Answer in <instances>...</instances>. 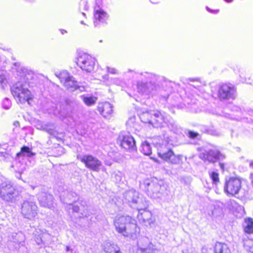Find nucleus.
Instances as JSON below:
<instances>
[{
	"label": "nucleus",
	"mask_w": 253,
	"mask_h": 253,
	"mask_svg": "<svg viewBox=\"0 0 253 253\" xmlns=\"http://www.w3.org/2000/svg\"><path fill=\"white\" fill-rule=\"evenodd\" d=\"M78 66L86 72H91L94 69L95 59L86 53H83L77 59Z\"/></svg>",
	"instance_id": "6e6552de"
},
{
	"label": "nucleus",
	"mask_w": 253,
	"mask_h": 253,
	"mask_svg": "<svg viewBox=\"0 0 253 253\" xmlns=\"http://www.w3.org/2000/svg\"><path fill=\"white\" fill-rule=\"evenodd\" d=\"M220 166L221 168H222V169L223 168L224 166H223V164L220 163Z\"/></svg>",
	"instance_id": "4d7b16f0"
},
{
	"label": "nucleus",
	"mask_w": 253,
	"mask_h": 253,
	"mask_svg": "<svg viewBox=\"0 0 253 253\" xmlns=\"http://www.w3.org/2000/svg\"><path fill=\"white\" fill-rule=\"evenodd\" d=\"M225 1H226V2H232L233 0H224Z\"/></svg>",
	"instance_id": "6e6d98bb"
},
{
	"label": "nucleus",
	"mask_w": 253,
	"mask_h": 253,
	"mask_svg": "<svg viewBox=\"0 0 253 253\" xmlns=\"http://www.w3.org/2000/svg\"><path fill=\"white\" fill-rule=\"evenodd\" d=\"M214 253H230L227 245L221 243H216L214 247Z\"/></svg>",
	"instance_id": "bb28decb"
},
{
	"label": "nucleus",
	"mask_w": 253,
	"mask_h": 253,
	"mask_svg": "<svg viewBox=\"0 0 253 253\" xmlns=\"http://www.w3.org/2000/svg\"><path fill=\"white\" fill-rule=\"evenodd\" d=\"M147 83H143V82H138L137 83V89L139 93L142 94H146L148 93V89L147 88Z\"/></svg>",
	"instance_id": "473e14b6"
},
{
	"label": "nucleus",
	"mask_w": 253,
	"mask_h": 253,
	"mask_svg": "<svg viewBox=\"0 0 253 253\" xmlns=\"http://www.w3.org/2000/svg\"><path fill=\"white\" fill-rule=\"evenodd\" d=\"M206 9L209 12L214 13V14L217 13L219 11V10H218V9L212 10V9H210L208 6L206 7Z\"/></svg>",
	"instance_id": "09e8293b"
},
{
	"label": "nucleus",
	"mask_w": 253,
	"mask_h": 253,
	"mask_svg": "<svg viewBox=\"0 0 253 253\" xmlns=\"http://www.w3.org/2000/svg\"><path fill=\"white\" fill-rule=\"evenodd\" d=\"M66 251L67 253L72 252V250L69 246H66Z\"/></svg>",
	"instance_id": "3c124183"
},
{
	"label": "nucleus",
	"mask_w": 253,
	"mask_h": 253,
	"mask_svg": "<svg viewBox=\"0 0 253 253\" xmlns=\"http://www.w3.org/2000/svg\"><path fill=\"white\" fill-rule=\"evenodd\" d=\"M82 97L84 103L87 106H91L94 104L97 100L96 97L93 96H85L83 95Z\"/></svg>",
	"instance_id": "f704fd0d"
},
{
	"label": "nucleus",
	"mask_w": 253,
	"mask_h": 253,
	"mask_svg": "<svg viewBox=\"0 0 253 253\" xmlns=\"http://www.w3.org/2000/svg\"><path fill=\"white\" fill-rule=\"evenodd\" d=\"M151 117V111L143 113L140 116L141 121L145 124H148Z\"/></svg>",
	"instance_id": "c9c22d12"
},
{
	"label": "nucleus",
	"mask_w": 253,
	"mask_h": 253,
	"mask_svg": "<svg viewBox=\"0 0 253 253\" xmlns=\"http://www.w3.org/2000/svg\"><path fill=\"white\" fill-rule=\"evenodd\" d=\"M0 157L1 158V160H6L10 159V156L6 151L1 150L0 149Z\"/></svg>",
	"instance_id": "79ce46f5"
},
{
	"label": "nucleus",
	"mask_w": 253,
	"mask_h": 253,
	"mask_svg": "<svg viewBox=\"0 0 253 253\" xmlns=\"http://www.w3.org/2000/svg\"><path fill=\"white\" fill-rule=\"evenodd\" d=\"M144 185L148 196L154 199L161 198L166 190L165 186L157 181L147 180L144 182Z\"/></svg>",
	"instance_id": "39448f33"
},
{
	"label": "nucleus",
	"mask_w": 253,
	"mask_h": 253,
	"mask_svg": "<svg viewBox=\"0 0 253 253\" xmlns=\"http://www.w3.org/2000/svg\"><path fill=\"white\" fill-rule=\"evenodd\" d=\"M249 244L250 246L249 251L253 252V240H249L245 243V245Z\"/></svg>",
	"instance_id": "de8ad7c7"
},
{
	"label": "nucleus",
	"mask_w": 253,
	"mask_h": 253,
	"mask_svg": "<svg viewBox=\"0 0 253 253\" xmlns=\"http://www.w3.org/2000/svg\"><path fill=\"white\" fill-rule=\"evenodd\" d=\"M38 199L40 204L42 207L50 208L53 205V196L45 192V190H42L38 194Z\"/></svg>",
	"instance_id": "f3484780"
},
{
	"label": "nucleus",
	"mask_w": 253,
	"mask_h": 253,
	"mask_svg": "<svg viewBox=\"0 0 253 253\" xmlns=\"http://www.w3.org/2000/svg\"><path fill=\"white\" fill-rule=\"evenodd\" d=\"M103 78H104L105 80H108V75H106L104 76L103 77Z\"/></svg>",
	"instance_id": "603ef678"
},
{
	"label": "nucleus",
	"mask_w": 253,
	"mask_h": 253,
	"mask_svg": "<svg viewBox=\"0 0 253 253\" xmlns=\"http://www.w3.org/2000/svg\"><path fill=\"white\" fill-rule=\"evenodd\" d=\"M187 135L188 137L191 139L198 138V137L200 136V135L198 132L192 130H188Z\"/></svg>",
	"instance_id": "ea45409f"
},
{
	"label": "nucleus",
	"mask_w": 253,
	"mask_h": 253,
	"mask_svg": "<svg viewBox=\"0 0 253 253\" xmlns=\"http://www.w3.org/2000/svg\"><path fill=\"white\" fill-rule=\"evenodd\" d=\"M104 252L105 253H122L117 245L110 243L106 244L104 248Z\"/></svg>",
	"instance_id": "c85d7f7f"
},
{
	"label": "nucleus",
	"mask_w": 253,
	"mask_h": 253,
	"mask_svg": "<svg viewBox=\"0 0 253 253\" xmlns=\"http://www.w3.org/2000/svg\"><path fill=\"white\" fill-rule=\"evenodd\" d=\"M11 101L8 98H5L2 103V105L3 108L5 109H8L11 107Z\"/></svg>",
	"instance_id": "58836bf2"
},
{
	"label": "nucleus",
	"mask_w": 253,
	"mask_h": 253,
	"mask_svg": "<svg viewBox=\"0 0 253 253\" xmlns=\"http://www.w3.org/2000/svg\"><path fill=\"white\" fill-rule=\"evenodd\" d=\"M210 176L214 184L216 185L219 182L218 173L213 171L210 174Z\"/></svg>",
	"instance_id": "4c0bfd02"
},
{
	"label": "nucleus",
	"mask_w": 253,
	"mask_h": 253,
	"mask_svg": "<svg viewBox=\"0 0 253 253\" xmlns=\"http://www.w3.org/2000/svg\"><path fill=\"white\" fill-rule=\"evenodd\" d=\"M119 139L121 146L124 149L130 152L136 151L135 141L132 136L129 134L120 136Z\"/></svg>",
	"instance_id": "2eb2a0df"
},
{
	"label": "nucleus",
	"mask_w": 253,
	"mask_h": 253,
	"mask_svg": "<svg viewBox=\"0 0 253 253\" xmlns=\"http://www.w3.org/2000/svg\"><path fill=\"white\" fill-rule=\"evenodd\" d=\"M17 125H19V122H16L14 123V125L17 126Z\"/></svg>",
	"instance_id": "13d9d810"
},
{
	"label": "nucleus",
	"mask_w": 253,
	"mask_h": 253,
	"mask_svg": "<svg viewBox=\"0 0 253 253\" xmlns=\"http://www.w3.org/2000/svg\"><path fill=\"white\" fill-rule=\"evenodd\" d=\"M202 131H203L204 132H209V130L207 128V127L205 126H202L201 128Z\"/></svg>",
	"instance_id": "8fccbe9b"
},
{
	"label": "nucleus",
	"mask_w": 253,
	"mask_h": 253,
	"mask_svg": "<svg viewBox=\"0 0 253 253\" xmlns=\"http://www.w3.org/2000/svg\"><path fill=\"white\" fill-rule=\"evenodd\" d=\"M11 92L16 101L21 103L28 102L32 99L31 91L24 87V85L20 82L14 84L11 87Z\"/></svg>",
	"instance_id": "f03ea898"
},
{
	"label": "nucleus",
	"mask_w": 253,
	"mask_h": 253,
	"mask_svg": "<svg viewBox=\"0 0 253 253\" xmlns=\"http://www.w3.org/2000/svg\"><path fill=\"white\" fill-rule=\"evenodd\" d=\"M60 198L63 203L70 206L77 200V195L74 192L67 190L61 193Z\"/></svg>",
	"instance_id": "6ab92c4d"
},
{
	"label": "nucleus",
	"mask_w": 253,
	"mask_h": 253,
	"mask_svg": "<svg viewBox=\"0 0 253 253\" xmlns=\"http://www.w3.org/2000/svg\"><path fill=\"white\" fill-rule=\"evenodd\" d=\"M94 26H99L100 23H106L108 19L107 13L101 9L99 6H95L94 9Z\"/></svg>",
	"instance_id": "a211bd4d"
},
{
	"label": "nucleus",
	"mask_w": 253,
	"mask_h": 253,
	"mask_svg": "<svg viewBox=\"0 0 253 253\" xmlns=\"http://www.w3.org/2000/svg\"><path fill=\"white\" fill-rule=\"evenodd\" d=\"M244 231L248 234L253 233V220L251 218H248L245 220Z\"/></svg>",
	"instance_id": "cd10ccee"
},
{
	"label": "nucleus",
	"mask_w": 253,
	"mask_h": 253,
	"mask_svg": "<svg viewBox=\"0 0 253 253\" xmlns=\"http://www.w3.org/2000/svg\"><path fill=\"white\" fill-rule=\"evenodd\" d=\"M37 240H38V241H37V243H38V244L40 245V243L42 242V240H41V239H40V240H39V239H37Z\"/></svg>",
	"instance_id": "864d4df0"
},
{
	"label": "nucleus",
	"mask_w": 253,
	"mask_h": 253,
	"mask_svg": "<svg viewBox=\"0 0 253 253\" xmlns=\"http://www.w3.org/2000/svg\"><path fill=\"white\" fill-rule=\"evenodd\" d=\"M73 211L79 213L80 217H87L89 216L88 207L85 202H82L80 206L78 205L72 206Z\"/></svg>",
	"instance_id": "4be33fe9"
},
{
	"label": "nucleus",
	"mask_w": 253,
	"mask_h": 253,
	"mask_svg": "<svg viewBox=\"0 0 253 253\" xmlns=\"http://www.w3.org/2000/svg\"><path fill=\"white\" fill-rule=\"evenodd\" d=\"M165 122V117L158 110L151 111V117L149 120V124L154 127H161Z\"/></svg>",
	"instance_id": "dca6fc26"
},
{
	"label": "nucleus",
	"mask_w": 253,
	"mask_h": 253,
	"mask_svg": "<svg viewBox=\"0 0 253 253\" xmlns=\"http://www.w3.org/2000/svg\"><path fill=\"white\" fill-rule=\"evenodd\" d=\"M125 200L129 206L136 209L147 208L148 204L142 197H139L138 192L130 190L126 192L124 194Z\"/></svg>",
	"instance_id": "7ed1b4c3"
},
{
	"label": "nucleus",
	"mask_w": 253,
	"mask_h": 253,
	"mask_svg": "<svg viewBox=\"0 0 253 253\" xmlns=\"http://www.w3.org/2000/svg\"><path fill=\"white\" fill-rule=\"evenodd\" d=\"M44 129L46 130V132H47L48 133H49L51 135H54L56 134V132L54 128L48 127H46L44 128Z\"/></svg>",
	"instance_id": "c03bdc74"
},
{
	"label": "nucleus",
	"mask_w": 253,
	"mask_h": 253,
	"mask_svg": "<svg viewBox=\"0 0 253 253\" xmlns=\"http://www.w3.org/2000/svg\"><path fill=\"white\" fill-rule=\"evenodd\" d=\"M64 86L70 91H74L79 89L80 91H84L85 89L83 85H80L75 78L72 76L63 84Z\"/></svg>",
	"instance_id": "412c9836"
},
{
	"label": "nucleus",
	"mask_w": 253,
	"mask_h": 253,
	"mask_svg": "<svg viewBox=\"0 0 253 253\" xmlns=\"http://www.w3.org/2000/svg\"><path fill=\"white\" fill-rule=\"evenodd\" d=\"M35 153H34L32 151V149L28 146H23L21 147L20 152L17 153L16 155L24 158L25 160V157L31 158L35 155Z\"/></svg>",
	"instance_id": "393cba45"
},
{
	"label": "nucleus",
	"mask_w": 253,
	"mask_h": 253,
	"mask_svg": "<svg viewBox=\"0 0 253 253\" xmlns=\"http://www.w3.org/2000/svg\"><path fill=\"white\" fill-rule=\"evenodd\" d=\"M187 107L190 109V111L194 113H198L200 111L199 107V102L195 101L188 102Z\"/></svg>",
	"instance_id": "2f4dec72"
},
{
	"label": "nucleus",
	"mask_w": 253,
	"mask_h": 253,
	"mask_svg": "<svg viewBox=\"0 0 253 253\" xmlns=\"http://www.w3.org/2000/svg\"><path fill=\"white\" fill-rule=\"evenodd\" d=\"M144 77L147 79H154L156 77V76L154 74L150 73H145V75H144Z\"/></svg>",
	"instance_id": "49530a36"
},
{
	"label": "nucleus",
	"mask_w": 253,
	"mask_h": 253,
	"mask_svg": "<svg viewBox=\"0 0 253 253\" xmlns=\"http://www.w3.org/2000/svg\"><path fill=\"white\" fill-rule=\"evenodd\" d=\"M81 23L82 24H84V25L85 24V23H84V22L83 21H82L81 22Z\"/></svg>",
	"instance_id": "bf43d9fd"
},
{
	"label": "nucleus",
	"mask_w": 253,
	"mask_h": 253,
	"mask_svg": "<svg viewBox=\"0 0 253 253\" xmlns=\"http://www.w3.org/2000/svg\"><path fill=\"white\" fill-rule=\"evenodd\" d=\"M38 207L35 202L26 200L21 205V212L24 218H34L37 214Z\"/></svg>",
	"instance_id": "1a4fd4ad"
},
{
	"label": "nucleus",
	"mask_w": 253,
	"mask_h": 253,
	"mask_svg": "<svg viewBox=\"0 0 253 253\" xmlns=\"http://www.w3.org/2000/svg\"><path fill=\"white\" fill-rule=\"evenodd\" d=\"M213 215V212H212V213H211V215Z\"/></svg>",
	"instance_id": "680f3d73"
},
{
	"label": "nucleus",
	"mask_w": 253,
	"mask_h": 253,
	"mask_svg": "<svg viewBox=\"0 0 253 253\" xmlns=\"http://www.w3.org/2000/svg\"><path fill=\"white\" fill-rule=\"evenodd\" d=\"M241 188V180L238 178L233 177L226 180L224 186V192L232 196L238 194Z\"/></svg>",
	"instance_id": "9d476101"
},
{
	"label": "nucleus",
	"mask_w": 253,
	"mask_h": 253,
	"mask_svg": "<svg viewBox=\"0 0 253 253\" xmlns=\"http://www.w3.org/2000/svg\"><path fill=\"white\" fill-rule=\"evenodd\" d=\"M147 88L149 91H148V93H146V94H154V91H157L159 88V86L151 81L147 82Z\"/></svg>",
	"instance_id": "72a5a7b5"
},
{
	"label": "nucleus",
	"mask_w": 253,
	"mask_h": 253,
	"mask_svg": "<svg viewBox=\"0 0 253 253\" xmlns=\"http://www.w3.org/2000/svg\"><path fill=\"white\" fill-rule=\"evenodd\" d=\"M17 192L12 183L7 180L1 182L0 185V196L4 201L13 202Z\"/></svg>",
	"instance_id": "423d86ee"
},
{
	"label": "nucleus",
	"mask_w": 253,
	"mask_h": 253,
	"mask_svg": "<svg viewBox=\"0 0 253 253\" xmlns=\"http://www.w3.org/2000/svg\"><path fill=\"white\" fill-rule=\"evenodd\" d=\"M107 72L112 74H117V71L116 69L114 68H110L109 67H107Z\"/></svg>",
	"instance_id": "a18cd8bd"
},
{
	"label": "nucleus",
	"mask_w": 253,
	"mask_h": 253,
	"mask_svg": "<svg viewBox=\"0 0 253 253\" xmlns=\"http://www.w3.org/2000/svg\"><path fill=\"white\" fill-rule=\"evenodd\" d=\"M114 224L118 233L130 238H135L139 230L135 220L128 215L117 216L114 220Z\"/></svg>",
	"instance_id": "f257e3e1"
},
{
	"label": "nucleus",
	"mask_w": 253,
	"mask_h": 253,
	"mask_svg": "<svg viewBox=\"0 0 253 253\" xmlns=\"http://www.w3.org/2000/svg\"><path fill=\"white\" fill-rule=\"evenodd\" d=\"M146 208L137 209L138 211L137 218L140 222L144 223L146 225H150L153 220L151 218L152 213L151 212L146 211Z\"/></svg>",
	"instance_id": "aec40b11"
},
{
	"label": "nucleus",
	"mask_w": 253,
	"mask_h": 253,
	"mask_svg": "<svg viewBox=\"0 0 253 253\" xmlns=\"http://www.w3.org/2000/svg\"><path fill=\"white\" fill-rule=\"evenodd\" d=\"M16 172L22 173L26 169V162L24 158L16 155L15 161L11 165Z\"/></svg>",
	"instance_id": "5701e85b"
},
{
	"label": "nucleus",
	"mask_w": 253,
	"mask_h": 253,
	"mask_svg": "<svg viewBox=\"0 0 253 253\" xmlns=\"http://www.w3.org/2000/svg\"><path fill=\"white\" fill-rule=\"evenodd\" d=\"M73 253L72 252H69V253Z\"/></svg>",
	"instance_id": "e2e57ef3"
},
{
	"label": "nucleus",
	"mask_w": 253,
	"mask_h": 253,
	"mask_svg": "<svg viewBox=\"0 0 253 253\" xmlns=\"http://www.w3.org/2000/svg\"><path fill=\"white\" fill-rule=\"evenodd\" d=\"M140 151L144 155L147 156H149L152 153L150 145L147 141L141 144Z\"/></svg>",
	"instance_id": "c756f323"
},
{
	"label": "nucleus",
	"mask_w": 253,
	"mask_h": 253,
	"mask_svg": "<svg viewBox=\"0 0 253 253\" xmlns=\"http://www.w3.org/2000/svg\"><path fill=\"white\" fill-rule=\"evenodd\" d=\"M236 90L231 84H223L221 85L218 90V96L220 100L233 99L235 96Z\"/></svg>",
	"instance_id": "9b49d317"
},
{
	"label": "nucleus",
	"mask_w": 253,
	"mask_h": 253,
	"mask_svg": "<svg viewBox=\"0 0 253 253\" xmlns=\"http://www.w3.org/2000/svg\"><path fill=\"white\" fill-rule=\"evenodd\" d=\"M199 158L204 161L214 163L218 160H223L225 157L218 150L211 149L201 153L199 154Z\"/></svg>",
	"instance_id": "f8f14e48"
},
{
	"label": "nucleus",
	"mask_w": 253,
	"mask_h": 253,
	"mask_svg": "<svg viewBox=\"0 0 253 253\" xmlns=\"http://www.w3.org/2000/svg\"><path fill=\"white\" fill-rule=\"evenodd\" d=\"M158 154L163 160L172 164H178L181 161L180 156L175 155L168 144L160 145L158 148Z\"/></svg>",
	"instance_id": "20e7f679"
},
{
	"label": "nucleus",
	"mask_w": 253,
	"mask_h": 253,
	"mask_svg": "<svg viewBox=\"0 0 253 253\" xmlns=\"http://www.w3.org/2000/svg\"><path fill=\"white\" fill-rule=\"evenodd\" d=\"M37 240H38V241H37V243H38V244L40 245V243L42 242V240H41V239H40V240H39V239H37Z\"/></svg>",
	"instance_id": "5fc2aeb1"
},
{
	"label": "nucleus",
	"mask_w": 253,
	"mask_h": 253,
	"mask_svg": "<svg viewBox=\"0 0 253 253\" xmlns=\"http://www.w3.org/2000/svg\"><path fill=\"white\" fill-rule=\"evenodd\" d=\"M82 14H83V15H84V16H85V14L84 12H82Z\"/></svg>",
	"instance_id": "052dcab7"
},
{
	"label": "nucleus",
	"mask_w": 253,
	"mask_h": 253,
	"mask_svg": "<svg viewBox=\"0 0 253 253\" xmlns=\"http://www.w3.org/2000/svg\"><path fill=\"white\" fill-rule=\"evenodd\" d=\"M167 125L169 130L174 133L179 134L181 133V128L176 121L171 119L168 121Z\"/></svg>",
	"instance_id": "a878e982"
},
{
	"label": "nucleus",
	"mask_w": 253,
	"mask_h": 253,
	"mask_svg": "<svg viewBox=\"0 0 253 253\" xmlns=\"http://www.w3.org/2000/svg\"><path fill=\"white\" fill-rule=\"evenodd\" d=\"M98 110L104 117L107 118L113 113V105L108 102H105L99 104Z\"/></svg>",
	"instance_id": "b1692460"
},
{
	"label": "nucleus",
	"mask_w": 253,
	"mask_h": 253,
	"mask_svg": "<svg viewBox=\"0 0 253 253\" xmlns=\"http://www.w3.org/2000/svg\"><path fill=\"white\" fill-rule=\"evenodd\" d=\"M82 8L84 10H87L88 8L87 2L86 0H81L79 4V9L81 10Z\"/></svg>",
	"instance_id": "a19ab883"
},
{
	"label": "nucleus",
	"mask_w": 253,
	"mask_h": 253,
	"mask_svg": "<svg viewBox=\"0 0 253 253\" xmlns=\"http://www.w3.org/2000/svg\"><path fill=\"white\" fill-rule=\"evenodd\" d=\"M55 75L59 78L60 82L63 84L72 77L69 76L68 73L66 71H62L59 73H56Z\"/></svg>",
	"instance_id": "7c9ffc66"
},
{
	"label": "nucleus",
	"mask_w": 253,
	"mask_h": 253,
	"mask_svg": "<svg viewBox=\"0 0 253 253\" xmlns=\"http://www.w3.org/2000/svg\"><path fill=\"white\" fill-rule=\"evenodd\" d=\"M77 158L87 168L94 171L99 172L102 166V162L91 155L78 156Z\"/></svg>",
	"instance_id": "0eeeda50"
},
{
	"label": "nucleus",
	"mask_w": 253,
	"mask_h": 253,
	"mask_svg": "<svg viewBox=\"0 0 253 253\" xmlns=\"http://www.w3.org/2000/svg\"><path fill=\"white\" fill-rule=\"evenodd\" d=\"M24 241V236L22 232L12 233L8 236V246L11 250L18 249L20 245L23 246Z\"/></svg>",
	"instance_id": "4468645a"
},
{
	"label": "nucleus",
	"mask_w": 253,
	"mask_h": 253,
	"mask_svg": "<svg viewBox=\"0 0 253 253\" xmlns=\"http://www.w3.org/2000/svg\"><path fill=\"white\" fill-rule=\"evenodd\" d=\"M113 178L114 179V180L116 182H119L122 180L121 173H114L113 175Z\"/></svg>",
	"instance_id": "37998d69"
},
{
	"label": "nucleus",
	"mask_w": 253,
	"mask_h": 253,
	"mask_svg": "<svg viewBox=\"0 0 253 253\" xmlns=\"http://www.w3.org/2000/svg\"><path fill=\"white\" fill-rule=\"evenodd\" d=\"M7 83V80L5 73L3 71H0V85L1 88H4V85Z\"/></svg>",
	"instance_id": "e433bc0d"
},
{
	"label": "nucleus",
	"mask_w": 253,
	"mask_h": 253,
	"mask_svg": "<svg viewBox=\"0 0 253 253\" xmlns=\"http://www.w3.org/2000/svg\"><path fill=\"white\" fill-rule=\"evenodd\" d=\"M137 253H155L157 251L155 246L147 237H142L137 242Z\"/></svg>",
	"instance_id": "ddd939ff"
}]
</instances>
